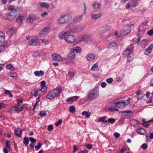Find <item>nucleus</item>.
<instances>
[{"instance_id": "f257e3e1", "label": "nucleus", "mask_w": 153, "mask_h": 153, "mask_svg": "<svg viewBox=\"0 0 153 153\" xmlns=\"http://www.w3.org/2000/svg\"><path fill=\"white\" fill-rule=\"evenodd\" d=\"M59 36L60 39H64L67 42L69 43H73L76 40V38L74 36L70 34L69 31L60 33L59 34Z\"/></svg>"}, {"instance_id": "f03ea898", "label": "nucleus", "mask_w": 153, "mask_h": 153, "mask_svg": "<svg viewBox=\"0 0 153 153\" xmlns=\"http://www.w3.org/2000/svg\"><path fill=\"white\" fill-rule=\"evenodd\" d=\"M61 93V90L58 88H55L51 90L48 92L46 98L49 100H52L56 97L59 96Z\"/></svg>"}, {"instance_id": "7ed1b4c3", "label": "nucleus", "mask_w": 153, "mask_h": 153, "mask_svg": "<svg viewBox=\"0 0 153 153\" xmlns=\"http://www.w3.org/2000/svg\"><path fill=\"white\" fill-rule=\"evenodd\" d=\"M26 38L28 41L29 45L34 46L39 44V39L37 36H27Z\"/></svg>"}, {"instance_id": "20e7f679", "label": "nucleus", "mask_w": 153, "mask_h": 153, "mask_svg": "<svg viewBox=\"0 0 153 153\" xmlns=\"http://www.w3.org/2000/svg\"><path fill=\"white\" fill-rule=\"evenodd\" d=\"M71 18V16L70 14H67L60 16L58 19V23L60 25L66 24L68 22Z\"/></svg>"}, {"instance_id": "39448f33", "label": "nucleus", "mask_w": 153, "mask_h": 153, "mask_svg": "<svg viewBox=\"0 0 153 153\" xmlns=\"http://www.w3.org/2000/svg\"><path fill=\"white\" fill-rule=\"evenodd\" d=\"M99 94L98 90L95 88L91 91L88 95V98L89 100H94L98 97Z\"/></svg>"}, {"instance_id": "423d86ee", "label": "nucleus", "mask_w": 153, "mask_h": 153, "mask_svg": "<svg viewBox=\"0 0 153 153\" xmlns=\"http://www.w3.org/2000/svg\"><path fill=\"white\" fill-rule=\"evenodd\" d=\"M134 46L133 44L128 45L126 49L124 51L123 54L126 56H128L133 54Z\"/></svg>"}, {"instance_id": "0eeeda50", "label": "nucleus", "mask_w": 153, "mask_h": 153, "mask_svg": "<svg viewBox=\"0 0 153 153\" xmlns=\"http://www.w3.org/2000/svg\"><path fill=\"white\" fill-rule=\"evenodd\" d=\"M51 56L54 61L58 62H62L63 61L62 56L58 53H54L52 54Z\"/></svg>"}, {"instance_id": "6e6552de", "label": "nucleus", "mask_w": 153, "mask_h": 153, "mask_svg": "<svg viewBox=\"0 0 153 153\" xmlns=\"http://www.w3.org/2000/svg\"><path fill=\"white\" fill-rule=\"evenodd\" d=\"M50 31V28L49 27H45L39 33V36H45Z\"/></svg>"}, {"instance_id": "1a4fd4ad", "label": "nucleus", "mask_w": 153, "mask_h": 153, "mask_svg": "<svg viewBox=\"0 0 153 153\" xmlns=\"http://www.w3.org/2000/svg\"><path fill=\"white\" fill-rule=\"evenodd\" d=\"M78 96H76L68 98L66 100V102L68 104H72L73 102L76 101L79 98Z\"/></svg>"}, {"instance_id": "9d476101", "label": "nucleus", "mask_w": 153, "mask_h": 153, "mask_svg": "<svg viewBox=\"0 0 153 153\" xmlns=\"http://www.w3.org/2000/svg\"><path fill=\"white\" fill-rule=\"evenodd\" d=\"M36 19L35 16L33 14H29L27 18L26 19V22L27 23H32Z\"/></svg>"}, {"instance_id": "9b49d317", "label": "nucleus", "mask_w": 153, "mask_h": 153, "mask_svg": "<svg viewBox=\"0 0 153 153\" xmlns=\"http://www.w3.org/2000/svg\"><path fill=\"white\" fill-rule=\"evenodd\" d=\"M24 109V107L23 106H18L17 105H14L13 109L10 110L9 112H11L13 111H14L17 113H19L22 111Z\"/></svg>"}, {"instance_id": "f8f14e48", "label": "nucleus", "mask_w": 153, "mask_h": 153, "mask_svg": "<svg viewBox=\"0 0 153 153\" xmlns=\"http://www.w3.org/2000/svg\"><path fill=\"white\" fill-rule=\"evenodd\" d=\"M71 25L70 24L66 26V28L67 29H69L70 31H69L71 33H74L77 32V28L76 27L71 26Z\"/></svg>"}, {"instance_id": "ddd939ff", "label": "nucleus", "mask_w": 153, "mask_h": 153, "mask_svg": "<svg viewBox=\"0 0 153 153\" xmlns=\"http://www.w3.org/2000/svg\"><path fill=\"white\" fill-rule=\"evenodd\" d=\"M126 100L123 101L116 102L114 104L116 105L117 107L119 108H123L126 105Z\"/></svg>"}, {"instance_id": "4468645a", "label": "nucleus", "mask_w": 153, "mask_h": 153, "mask_svg": "<svg viewBox=\"0 0 153 153\" xmlns=\"http://www.w3.org/2000/svg\"><path fill=\"white\" fill-rule=\"evenodd\" d=\"M10 141L8 140L6 142L5 147L3 149V152L4 153H8V152L10 151Z\"/></svg>"}, {"instance_id": "2eb2a0df", "label": "nucleus", "mask_w": 153, "mask_h": 153, "mask_svg": "<svg viewBox=\"0 0 153 153\" xmlns=\"http://www.w3.org/2000/svg\"><path fill=\"white\" fill-rule=\"evenodd\" d=\"M130 31V28L129 26L125 27L121 31V33L122 35H125L129 33Z\"/></svg>"}, {"instance_id": "dca6fc26", "label": "nucleus", "mask_w": 153, "mask_h": 153, "mask_svg": "<svg viewBox=\"0 0 153 153\" xmlns=\"http://www.w3.org/2000/svg\"><path fill=\"white\" fill-rule=\"evenodd\" d=\"M40 88L39 89L43 92L47 90V88L45 86L46 83L45 81H42L41 82Z\"/></svg>"}, {"instance_id": "f3484780", "label": "nucleus", "mask_w": 153, "mask_h": 153, "mask_svg": "<svg viewBox=\"0 0 153 153\" xmlns=\"http://www.w3.org/2000/svg\"><path fill=\"white\" fill-rule=\"evenodd\" d=\"M67 58L69 59H73L76 57V55L73 51H71L67 54Z\"/></svg>"}, {"instance_id": "a211bd4d", "label": "nucleus", "mask_w": 153, "mask_h": 153, "mask_svg": "<svg viewBox=\"0 0 153 153\" xmlns=\"http://www.w3.org/2000/svg\"><path fill=\"white\" fill-rule=\"evenodd\" d=\"M42 92H43L41 91L40 89L38 88L37 89H35L34 91L31 92V95L36 97L38 94H41Z\"/></svg>"}, {"instance_id": "6ab92c4d", "label": "nucleus", "mask_w": 153, "mask_h": 153, "mask_svg": "<svg viewBox=\"0 0 153 153\" xmlns=\"http://www.w3.org/2000/svg\"><path fill=\"white\" fill-rule=\"evenodd\" d=\"M152 45H150L145 51L144 54L148 55H149L152 52Z\"/></svg>"}, {"instance_id": "aec40b11", "label": "nucleus", "mask_w": 153, "mask_h": 153, "mask_svg": "<svg viewBox=\"0 0 153 153\" xmlns=\"http://www.w3.org/2000/svg\"><path fill=\"white\" fill-rule=\"evenodd\" d=\"M17 29L16 27H13L9 29L7 32V33L10 35H11L15 33Z\"/></svg>"}, {"instance_id": "412c9836", "label": "nucleus", "mask_w": 153, "mask_h": 153, "mask_svg": "<svg viewBox=\"0 0 153 153\" xmlns=\"http://www.w3.org/2000/svg\"><path fill=\"white\" fill-rule=\"evenodd\" d=\"M95 58V56L93 53L88 54L86 56V59L88 61H93Z\"/></svg>"}, {"instance_id": "4be33fe9", "label": "nucleus", "mask_w": 153, "mask_h": 153, "mask_svg": "<svg viewBox=\"0 0 153 153\" xmlns=\"http://www.w3.org/2000/svg\"><path fill=\"white\" fill-rule=\"evenodd\" d=\"M24 19V17L23 16L19 15L16 19V21L18 23L21 25L22 24Z\"/></svg>"}, {"instance_id": "5701e85b", "label": "nucleus", "mask_w": 153, "mask_h": 153, "mask_svg": "<svg viewBox=\"0 0 153 153\" xmlns=\"http://www.w3.org/2000/svg\"><path fill=\"white\" fill-rule=\"evenodd\" d=\"M13 13L11 12L9 13L7 16L6 19L8 20H12L15 17V16L13 15Z\"/></svg>"}, {"instance_id": "b1692460", "label": "nucleus", "mask_w": 153, "mask_h": 153, "mask_svg": "<svg viewBox=\"0 0 153 153\" xmlns=\"http://www.w3.org/2000/svg\"><path fill=\"white\" fill-rule=\"evenodd\" d=\"M44 74V72L43 71H36L34 72V75L36 76H42Z\"/></svg>"}, {"instance_id": "393cba45", "label": "nucleus", "mask_w": 153, "mask_h": 153, "mask_svg": "<svg viewBox=\"0 0 153 153\" xmlns=\"http://www.w3.org/2000/svg\"><path fill=\"white\" fill-rule=\"evenodd\" d=\"M22 132V130L19 128H17L15 130V134L18 136H20Z\"/></svg>"}, {"instance_id": "a878e982", "label": "nucleus", "mask_w": 153, "mask_h": 153, "mask_svg": "<svg viewBox=\"0 0 153 153\" xmlns=\"http://www.w3.org/2000/svg\"><path fill=\"white\" fill-rule=\"evenodd\" d=\"M39 4L40 6L42 8H48L50 7L49 5L45 2H40Z\"/></svg>"}, {"instance_id": "bb28decb", "label": "nucleus", "mask_w": 153, "mask_h": 153, "mask_svg": "<svg viewBox=\"0 0 153 153\" xmlns=\"http://www.w3.org/2000/svg\"><path fill=\"white\" fill-rule=\"evenodd\" d=\"M5 36L4 33L0 31V43H2L5 41Z\"/></svg>"}, {"instance_id": "cd10ccee", "label": "nucleus", "mask_w": 153, "mask_h": 153, "mask_svg": "<svg viewBox=\"0 0 153 153\" xmlns=\"http://www.w3.org/2000/svg\"><path fill=\"white\" fill-rule=\"evenodd\" d=\"M137 132L140 134H144L146 133V130L143 128H140L137 130Z\"/></svg>"}, {"instance_id": "c85d7f7f", "label": "nucleus", "mask_w": 153, "mask_h": 153, "mask_svg": "<svg viewBox=\"0 0 153 153\" xmlns=\"http://www.w3.org/2000/svg\"><path fill=\"white\" fill-rule=\"evenodd\" d=\"M71 51H73L74 52H76L77 53H79L82 51L81 48L78 46L76 47L73 48H71L70 50Z\"/></svg>"}, {"instance_id": "c756f323", "label": "nucleus", "mask_w": 153, "mask_h": 153, "mask_svg": "<svg viewBox=\"0 0 153 153\" xmlns=\"http://www.w3.org/2000/svg\"><path fill=\"white\" fill-rule=\"evenodd\" d=\"M101 16L100 13H92L91 14V18L93 19H97Z\"/></svg>"}, {"instance_id": "7c9ffc66", "label": "nucleus", "mask_w": 153, "mask_h": 153, "mask_svg": "<svg viewBox=\"0 0 153 153\" xmlns=\"http://www.w3.org/2000/svg\"><path fill=\"white\" fill-rule=\"evenodd\" d=\"M93 7L95 9H98L100 7V4L98 2L95 1L93 4Z\"/></svg>"}, {"instance_id": "2f4dec72", "label": "nucleus", "mask_w": 153, "mask_h": 153, "mask_svg": "<svg viewBox=\"0 0 153 153\" xmlns=\"http://www.w3.org/2000/svg\"><path fill=\"white\" fill-rule=\"evenodd\" d=\"M147 41L145 39H143L142 40L140 43L141 46L143 48H145L147 45Z\"/></svg>"}, {"instance_id": "473e14b6", "label": "nucleus", "mask_w": 153, "mask_h": 153, "mask_svg": "<svg viewBox=\"0 0 153 153\" xmlns=\"http://www.w3.org/2000/svg\"><path fill=\"white\" fill-rule=\"evenodd\" d=\"M117 46V44L115 42L110 43L108 46L107 48H111L116 47Z\"/></svg>"}, {"instance_id": "72a5a7b5", "label": "nucleus", "mask_w": 153, "mask_h": 153, "mask_svg": "<svg viewBox=\"0 0 153 153\" xmlns=\"http://www.w3.org/2000/svg\"><path fill=\"white\" fill-rule=\"evenodd\" d=\"M82 116H85V117L88 118L91 115V113L90 112L87 111H84L82 113Z\"/></svg>"}, {"instance_id": "f704fd0d", "label": "nucleus", "mask_w": 153, "mask_h": 153, "mask_svg": "<svg viewBox=\"0 0 153 153\" xmlns=\"http://www.w3.org/2000/svg\"><path fill=\"white\" fill-rule=\"evenodd\" d=\"M74 76V72L69 71L68 78L69 80H71Z\"/></svg>"}, {"instance_id": "c9c22d12", "label": "nucleus", "mask_w": 153, "mask_h": 153, "mask_svg": "<svg viewBox=\"0 0 153 153\" xmlns=\"http://www.w3.org/2000/svg\"><path fill=\"white\" fill-rule=\"evenodd\" d=\"M91 70L94 71H97L98 70V66L97 62L94 64L92 66Z\"/></svg>"}, {"instance_id": "e433bc0d", "label": "nucleus", "mask_w": 153, "mask_h": 153, "mask_svg": "<svg viewBox=\"0 0 153 153\" xmlns=\"http://www.w3.org/2000/svg\"><path fill=\"white\" fill-rule=\"evenodd\" d=\"M6 68L7 69L11 71H13L15 70V68L13 67L11 64H9L6 65Z\"/></svg>"}, {"instance_id": "4c0bfd02", "label": "nucleus", "mask_w": 153, "mask_h": 153, "mask_svg": "<svg viewBox=\"0 0 153 153\" xmlns=\"http://www.w3.org/2000/svg\"><path fill=\"white\" fill-rule=\"evenodd\" d=\"M29 142V140L27 137H25L24 138L23 143L26 146H27L28 145Z\"/></svg>"}, {"instance_id": "58836bf2", "label": "nucleus", "mask_w": 153, "mask_h": 153, "mask_svg": "<svg viewBox=\"0 0 153 153\" xmlns=\"http://www.w3.org/2000/svg\"><path fill=\"white\" fill-rule=\"evenodd\" d=\"M153 122V119L152 120H151L149 121L143 122V123L142 124V125L143 126H144L145 127H147L149 125V123L150 122Z\"/></svg>"}, {"instance_id": "ea45409f", "label": "nucleus", "mask_w": 153, "mask_h": 153, "mask_svg": "<svg viewBox=\"0 0 153 153\" xmlns=\"http://www.w3.org/2000/svg\"><path fill=\"white\" fill-rule=\"evenodd\" d=\"M7 74L9 76L13 78L16 77L17 76V74L16 72H11L9 74L7 73Z\"/></svg>"}, {"instance_id": "a19ab883", "label": "nucleus", "mask_w": 153, "mask_h": 153, "mask_svg": "<svg viewBox=\"0 0 153 153\" xmlns=\"http://www.w3.org/2000/svg\"><path fill=\"white\" fill-rule=\"evenodd\" d=\"M82 16H80L76 17L74 19V21L75 22H79L81 19Z\"/></svg>"}, {"instance_id": "79ce46f5", "label": "nucleus", "mask_w": 153, "mask_h": 153, "mask_svg": "<svg viewBox=\"0 0 153 153\" xmlns=\"http://www.w3.org/2000/svg\"><path fill=\"white\" fill-rule=\"evenodd\" d=\"M130 123L131 125L135 126L137 124L138 122L137 120H131Z\"/></svg>"}, {"instance_id": "37998d69", "label": "nucleus", "mask_w": 153, "mask_h": 153, "mask_svg": "<svg viewBox=\"0 0 153 153\" xmlns=\"http://www.w3.org/2000/svg\"><path fill=\"white\" fill-rule=\"evenodd\" d=\"M41 40L42 41V43L44 44L45 45H47L49 44V41L46 39H41Z\"/></svg>"}, {"instance_id": "c03bdc74", "label": "nucleus", "mask_w": 153, "mask_h": 153, "mask_svg": "<svg viewBox=\"0 0 153 153\" xmlns=\"http://www.w3.org/2000/svg\"><path fill=\"white\" fill-rule=\"evenodd\" d=\"M87 38V36L86 35L82 36L81 37H79V42H81L82 41L85 39H86Z\"/></svg>"}, {"instance_id": "a18cd8bd", "label": "nucleus", "mask_w": 153, "mask_h": 153, "mask_svg": "<svg viewBox=\"0 0 153 153\" xmlns=\"http://www.w3.org/2000/svg\"><path fill=\"white\" fill-rule=\"evenodd\" d=\"M7 47V46H6L4 45L0 46V53H1L4 51Z\"/></svg>"}, {"instance_id": "49530a36", "label": "nucleus", "mask_w": 153, "mask_h": 153, "mask_svg": "<svg viewBox=\"0 0 153 153\" xmlns=\"http://www.w3.org/2000/svg\"><path fill=\"white\" fill-rule=\"evenodd\" d=\"M69 111L72 113H74L75 111V107L73 106H71L69 108Z\"/></svg>"}, {"instance_id": "de8ad7c7", "label": "nucleus", "mask_w": 153, "mask_h": 153, "mask_svg": "<svg viewBox=\"0 0 153 153\" xmlns=\"http://www.w3.org/2000/svg\"><path fill=\"white\" fill-rule=\"evenodd\" d=\"M133 7H135L137 6L138 4V3L136 0L132 1L131 2Z\"/></svg>"}, {"instance_id": "09e8293b", "label": "nucleus", "mask_w": 153, "mask_h": 153, "mask_svg": "<svg viewBox=\"0 0 153 153\" xmlns=\"http://www.w3.org/2000/svg\"><path fill=\"white\" fill-rule=\"evenodd\" d=\"M107 118L106 116L102 117L98 119V121L99 122H103Z\"/></svg>"}, {"instance_id": "8fccbe9b", "label": "nucleus", "mask_w": 153, "mask_h": 153, "mask_svg": "<svg viewBox=\"0 0 153 153\" xmlns=\"http://www.w3.org/2000/svg\"><path fill=\"white\" fill-rule=\"evenodd\" d=\"M42 146V144L41 143H39L38 145L37 146H35V149L36 150H38L39 149H40V148Z\"/></svg>"}, {"instance_id": "3c124183", "label": "nucleus", "mask_w": 153, "mask_h": 153, "mask_svg": "<svg viewBox=\"0 0 153 153\" xmlns=\"http://www.w3.org/2000/svg\"><path fill=\"white\" fill-rule=\"evenodd\" d=\"M46 112L45 111H42L39 113V115L41 117H43L46 114Z\"/></svg>"}, {"instance_id": "603ef678", "label": "nucleus", "mask_w": 153, "mask_h": 153, "mask_svg": "<svg viewBox=\"0 0 153 153\" xmlns=\"http://www.w3.org/2000/svg\"><path fill=\"white\" fill-rule=\"evenodd\" d=\"M4 93L6 94H10V98H12L13 97V95L11 94L10 91L9 90H5L4 91Z\"/></svg>"}, {"instance_id": "864d4df0", "label": "nucleus", "mask_w": 153, "mask_h": 153, "mask_svg": "<svg viewBox=\"0 0 153 153\" xmlns=\"http://www.w3.org/2000/svg\"><path fill=\"white\" fill-rule=\"evenodd\" d=\"M115 121V120L114 118H109L108 120V122L111 124L114 123Z\"/></svg>"}, {"instance_id": "5fc2aeb1", "label": "nucleus", "mask_w": 153, "mask_h": 153, "mask_svg": "<svg viewBox=\"0 0 153 153\" xmlns=\"http://www.w3.org/2000/svg\"><path fill=\"white\" fill-rule=\"evenodd\" d=\"M141 147L143 149L146 150L147 149L148 146L146 144L144 143L142 145Z\"/></svg>"}, {"instance_id": "6e6d98bb", "label": "nucleus", "mask_w": 153, "mask_h": 153, "mask_svg": "<svg viewBox=\"0 0 153 153\" xmlns=\"http://www.w3.org/2000/svg\"><path fill=\"white\" fill-rule=\"evenodd\" d=\"M29 138L31 143H35L36 142V139L34 138L31 137H30Z\"/></svg>"}, {"instance_id": "4d7b16f0", "label": "nucleus", "mask_w": 153, "mask_h": 153, "mask_svg": "<svg viewBox=\"0 0 153 153\" xmlns=\"http://www.w3.org/2000/svg\"><path fill=\"white\" fill-rule=\"evenodd\" d=\"M128 58L127 59V61L129 62H130L133 59V55H131L129 56H128Z\"/></svg>"}, {"instance_id": "13d9d810", "label": "nucleus", "mask_w": 153, "mask_h": 153, "mask_svg": "<svg viewBox=\"0 0 153 153\" xmlns=\"http://www.w3.org/2000/svg\"><path fill=\"white\" fill-rule=\"evenodd\" d=\"M62 122V120L61 119L59 120L55 124L56 126H58L60 125Z\"/></svg>"}, {"instance_id": "bf43d9fd", "label": "nucleus", "mask_w": 153, "mask_h": 153, "mask_svg": "<svg viewBox=\"0 0 153 153\" xmlns=\"http://www.w3.org/2000/svg\"><path fill=\"white\" fill-rule=\"evenodd\" d=\"M118 109L116 108H109L108 109V111L111 112H113L114 111H117Z\"/></svg>"}, {"instance_id": "052dcab7", "label": "nucleus", "mask_w": 153, "mask_h": 153, "mask_svg": "<svg viewBox=\"0 0 153 153\" xmlns=\"http://www.w3.org/2000/svg\"><path fill=\"white\" fill-rule=\"evenodd\" d=\"M77 150V146L76 145H74L73 146V151L72 153H75Z\"/></svg>"}, {"instance_id": "680f3d73", "label": "nucleus", "mask_w": 153, "mask_h": 153, "mask_svg": "<svg viewBox=\"0 0 153 153\" xmlns=\"http://www.w3.org/2000/svg\"><path fill=\"white\" fill-rule=\"evenodd\" d=\"M126 150L127 147H123L120 151L119 153H123Z\"/></svg>"}, {"instance_id": "e2e57ef3", "label": "nucleus", "mask_w": 153, "mask_h": 153, "mask_svg": "<svg viewBox=\"0 0 153 153\" xmlns=\"http://www.w3.org/2000/svg\"><path fill=\"white\" fill-rule=\"evenodd\" d=\"M147 33L150 36H152L153 35V29H152L148 31L147 32Z\"/></svg>"}, {"instance_id": "0e129e2a", "label": "nucleus", "mask_w": 153, "mask_h": 153, "mask_svg": "<svg viewBox=\"0 0 153 153\" xmlns=\"http://www.w3.org/2000/svg\"><path fill=\"white\" fill-rule=\"evenodd\" d=\"M14 8V7L13 5H11L9 6L7 10L9 11H12Z\"/></svg>"}, {"instance_id": "69168bd1", "label": "nucleus", "mask_w": 153, "mask_h": 153, "mask_svg": "<svg viewBox=\"0 0 153 153\" xmlns=\"http://www.w3.org/2000/svg\"><path fill=\"white\" fill-rule=\"evenodd\" d=\"M132 7V5L130 3H128L126 6V8L127 9H130Z\"/></svg>"}, {"instance_id": "338daca9", "label": "nucleus", "mask_w": 153, "mask_h": 153, "mask_svg": "<svg viewBox=\"0 0 153 153\" xmlns=\"http://www.w3.org/2000/svg\"><path fill=\"white\" fill-rule=\"evenodd\" d=\"M53 128V126L52 125H50L49 126H48V130L49 131H51Z\"/></svg>"}, {"instance_id": "774afa93", "label": "nucleus", "mask_w": 153, "mask_h": 153, "mask_svg": "<svg viewBox=\"0 0 153 153\" xmlns=\"http://www.w3.org/2000/svg\"><path fill=\"white\" fill-rule=\"evenodd\" d=\"M114 135L115 137L117 138H118L120 136V134L117 132H115L114 133Z\"/></svg>"}]
</instances>
